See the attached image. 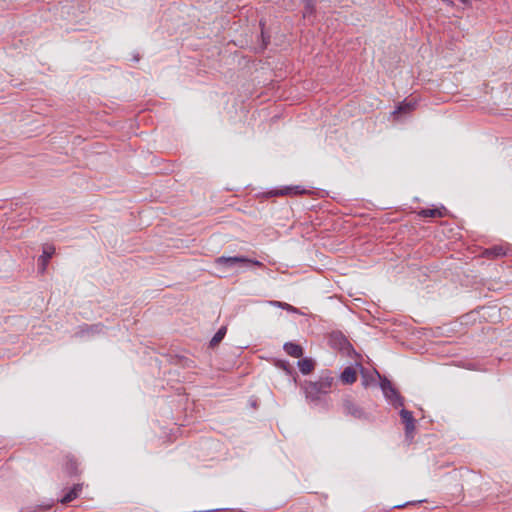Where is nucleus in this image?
Instances as JSON below:
<instances>
[{"label":"nucleus","instance_id":"nucleus-1","mask_svg":"<svg viewBox=\"0 0 512 512\" xmlns=\"http://www.w3.org/2000/svg\"><path fill=\"white\" fill-rule=\"evenodd\" d=\"M334 383V377L331 375H324L318 381L305 382L303 389L306 399L312 403L318 404L321 401V396L329 393Z\"/></svg>","mask_w":512,"mask_h":512},{"label":"nucleus","instance_id":"nucleus-2","mask_svg":"<svg viewBox=\"0 0 512 512\" xmlns=\"http://www.w3.org/2000/svg\"><path fill=\"white\" fill-rule=\"evenodd\" d=\"M215 263L219 266H224L226 268H234L237 265H255L259 267L263 266L262 262L258 260H251L244 256H221L215 260Z\"/></svg>","mask_w":512,"mask_h":512},{"label":"nucleus","instance_id":"nucleus-3","mask_svg":"<svg viewBox=\"0 0 512 512\" xmlns=\"http://www.w3.org/2000/svg\"><path fill=\"white\" fill-rule=\"evenodd\" d=\"M342 409L343 413L347 416L359 420L368 419V414L350 396H345L342 399Z\"/></svg>","mask_w":512,"mask_h":512},{"label":"nucleus","instance_id":"nucleus-4","mask_svg":"<svg viewBox=\"0 0 512 512\" xmlns=\"http://www.w3.org/2000/svg\"><path fill=\"white\" fill-rule=\"evenodd\" d=\"M329 344L332 348L337 349L346 355H350L354 352L353 346L346 336L340 331H334L330 334Z\"/></svg>","mask_w":512,"mask_h":512},{"label":"nucleus","instance_id":"nucleus-5","mask_svg":"<svg viewBox=\"0 0 512 512\" xmlns=\"http://www.w3.org/2000/svg\"><path fill=\"white\" fill-rule=\"evenodd\" d=\"M380 386L385 397L389 399L394 406L398 407L403 405L402 397L398 394L388 379H381Z\"/></svg>","mask_w":512,"mask_h":512},{"label":"nucleus","instance_id":"nucleus-6","mask_svg":"<svg viewBox=\"0 0 512 512\" xmlns=\"http://www.w3.org/2000/svg\"><path fill=\"white\" fill-rule=\"evenodd\" d=\"M104 325L98 323V324H92V325H82L79 326L78 331L75 333V337L78 338H90L97 334H101L104 332Z\"/></svg>","mask_w":512,"mask_h":512},{"label":"nucleus","instance_id":"nucleus-7","mask_svg":"<svg viewBox=\"0 0 512 512\" xmlns=\"http://www.w3.org/2000/svg\"><path fill=\"white\" fill-rule=\"evenodd\" d=\"M55 253V247L49 244L44 245L42 255L38 258L39 271L44 273L46 271L49 260Z\"/></svg>","mask_w":512,"mask_h":512},{"label":"nucleus","instance_id":"nucleus-8","mask_svg":"<svg viewBox=\"0 0 512 512\" xmlns=\"http://www.w3.org/2000/svg\"><path fill=\"white\" fill-rule=\"evenodd\" d=\"M283 349L288 355L294 358H300L303 355V348L300 345L292 342L285 343Z\"/></svg>","mask_w":512,"mask_h":512},{"label":"nucleus","instance_id":"nucleus-9","mask_svg":"<svg viewBox=\"0 0 512 512\" xmlns=\"http://www.w3.org/2000/svg\"><path fill=\"white\" fill-rule=\"evenodd\" d=\"M340 379L344 384H353L357 380L356 370L352 367H346L340 375Z\"/></svg>","mask_w":512,"mask_h":512},{"label":"nucleus","instance_id":"nucleus-10","mask_svg":"<svg viewBox=\"0 0 512 512\" xmlns=\"http://www.w3.org/2000/svg\"><path fill=\"white\" fill-rule=\"evenodd\" d=\"M82 490L81 484L74 485L60 500L62 504H67L76 499Z\"/></svg>","mask_w":512,"mask_h":512},{"label":"nucleus","instance_id":"nucleus-11","mask_svg":"<svg viewBox=\"0 0 512 512\" xmlns=\"http://www.w3.org/2000/svg\"><path fill=\"white\" fill-rule=\"evenodd\" d=\"M298 367L302 374L307 375L314 369V361L310 358H303L298 361Z\"/></svg>","mask_w":512,"mask_h":512},{"label":"nucleus","instance_id":"nucleus-12","mask_svg":"<svg viewBox=\"0 0 512 512\" xmlns=\"http://www.w3.org/2000/svg\"><path fill=\"white\" fill-rule=\"evenodd\" d=\"M485 254L488 256V257H501V256H505L507 254V248L501 246V245H496V246H493L489 249H486L485 250Z\"/></svg>","mask_w":512,"mask_h":512},{"label":"nucleus","instance_id":"nucleus-13","mask_svg":"<svg viewBox=\"0 0 512 512\" xmlns=\"http://www.w3.org/2000/svg\"><path fill=\"white\" fill-rule=\"evenodd\" d=\"M304 10L303 17L309 18L315 13L316 9V0H303Z\"/></svg>","mask_w":512,"mask_h":512},{"label":"nucleus","instance_id":"nucleus-14","mask_svg":"<svg viewBox=\"0 0 512 512\" xmlns=\"http://www.w3.org/2000/svg\"><path fill=\"white\" fill-rule=\"evenodd\" d=\"M226 327H221L216 333L215 335L212 337L211 341H210V346L211 347H215L217 346L221 341L222 339L224 338L225 334H226Z\"/></svg>","mask_w":512,"mask_h":512},{"label":"nucleus","instance_id":"nucleus-15","mask_svg":"<svg viewBox=\"0 0 512 512\" xmlns=\"http://www.w3.org/2000/svg\"><path fill=\"white\" fill-rule=\"evenodd\" d=\"M416 106V102L414 101H404L402 104L399 105L398 109L395 111L398 112V113H401V112H408V111H412Z\"/></svg>","mask_w":512,"mask_h":512},{"label":"nucleus","instance_id":"nucleus-16","mask_svg":"<svg viewBox=\"0 0 512 512\" xmlns=\"http://www.w3.org/2000/svg\"><path fill=\"white\" fill-rule=\"evenodd\" d=\"M423 217H442L443 213L440 209H423L420 212Z\"/></svg>","mask_w":512,"mask_h":512},{"label":"nucleus","instance_id":"nucleus-17","mask_svg":"<svg viewBox=\"0 0 512 512\" xmlns=\"http://www.w3.org/2000/svg\"><path fill=\"white\" fill-rule=\"evenodd\" d=\"M66 470H67V473L70 475L76 474L78 471L77 462L73 459H69L66 464Z\"/></svg>","mask_w":512,"mask_h":512},{"label":"nucleus","instance_id":"nucleus-18","mask_svg":"<svg viewBox=\"0 0 512 512\" xmlns=\"http://www.w3.org/2000/svg\"><path fill=\"white\" fill-rule=\"evenodd\" d=\"M400 416H401L402 421L404 422V424H407L409 422H413L414 421L412 413L410 411L406 410V409H402L400 411Z\"/></svg>","mask_w":512,"mask_h":512},{"label":"nucleus","instance_id":"nucleus-19","mask_svg":"<svg viewBox=\"0 0 512 512\" xmlns=\"http://www.w3.org/2000/svg\"><path fill=\"white\" fill-rule=\"evenodd\" d=\"M276 366L284 370L288 375H291L293 372L292 367L287 361L279 360L277 361Z\"/></svg>","mask_w":512,"mask_h":512},{"label":"nucleus","instance_id":"nucleus-20","mask_svg":"<svg viewBox=\"0 0 512 512\" xmlns=\"http://www.w3.org/2000/svg\"><path fill=\"white\" fill-rule=\"evenodd\" d=\"M53 503H45L36 507H29L27 512H36V508L41 509L42 511H48L52 507Z\"/></svg>","mask_w":512,"mask_h":512},{"label":"nucleus","instance_id":"nucleus-21","mask_svg":"<svg viewBox=\"0 0 512 512\" xmlns=\"http://www.w3.org/2000/svg\"><path fill=\"white\" fill-rule=\"evenodd\" d=\"M294 193V194H301L303 193L302 190H300L299 186H296V187H287L285 189V191H282L281 194H289V193Z\"/></svg>","mask_w":512,"mask_h":512},{"label":"nucleus","instance_id":"nucleus-22","mask_svg":"<svg viewBox=\"0 0 512 512\" xmlns=\"http://www.w3.org/2000/svg\"><path fill=\"white\" fill-rule=\"evenodd\" d=\"M281 309H284V310H286L288 312H291V313H297L298 312L297 308L293 307L292 305H290V304H288L286 302H283Z\"/></svg>","mask_w":512,"mask_h":512},{"label":"nucleus","instance_id":"nucleus-23","mask_svg":"<svg viewBox=\"0 0 512 512\" xmlns=\"http://www.w3.org/2000/svg\"><path fill=\"white\" fill-rule=\"evenodd\" d=\"M415 429V423L414 421L413 422H409L407 424H405V431L407 434L411 433L412 431H414Z\"/></svg>","mask_w":512,"mask_h":512},{"label":"nucleus","instance_id":"nucleus-24","mask_svg":"<svg viewBox=\"0 0 512 512\" xmlns=\"http://www.w3.org/2000/svg\"><path fill=\"white\" fill-rule=\"evenodd\" d=\"M271 306H274V307H278V308H282V304L283 302H280V301H276V300H271L268 302Z\"/></svg>","mask_w":512,"mask_h":512},{"label":"nucleus","instance_id":"nucleus-25","mask_svg":"<svg viewBox=\"0 0 512 512\" xmlns=\"http://www.w3.org/2000/svg\"><path fill=\"white\" fill-rule=\"evenodd\" d=\"M362 375H363V382H362V384H363L364 386H368V380L366 379V376H365L364 371H362Z\"/></svg>","mask_w":512,"mask_h":512}]
</instances>
